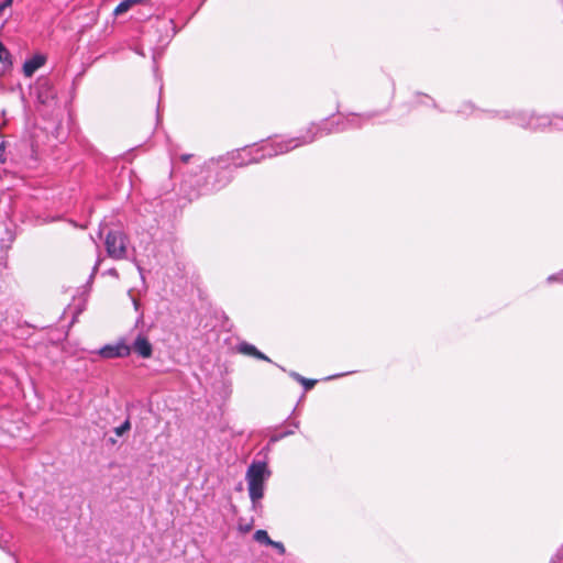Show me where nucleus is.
Instances as JSON below:
<instances>
[{
	"label": "nucleus",
	"mask_w": 563,
	"mask_h": 563,
	"mask_svg": "<svg viewBox=\"0 0 563 563\" xmlns=\"http://www.w3.org/2000/svg\"><path fill=\"white\" fill-rule=\"evenodd\" d=\"M269 476L271 471L265 462H253L247 467L245 479L247 482L249 495L254 510L262 507L260 500L264 496L265 482Z\"/></svg>",
	"instance_id": "2"
},
{
	"label": "nucleus",
	"mask_w": 563,
	"mask_h": 563,
	"mask_svg": "<svg viewBox=\"0 0 563 563\" xmlns=\"http://www.w3.org/2000/svg\"><path fill=\"white\" fill-rule=\"evenodd\" d=\"M558 279H559L558 275H551L548 277V282L558 280Z\"/></svg>",
	"instance_id": "25"
},
{
	"label": "nucleus",
	"mask_w": 563,
	"mask_h": 563,
	"mask_svg": "<svg viewBox=\"0 0 563 563\" xmlns=\"http://www.w3.org/2000/svg\"><path fill=\"white\" fill-rule=\"evenodd\" d=\"M7 233H8V235H9V236H8V241H9V242H13V240H14V235H13V233H12L11 231H9V230L7 231Z\"/></svg>",
	"instance_id": "24"
},
{
	"label": "nucleus",
	"mask_w": 563,
	"mask_h": 563,
	"mask_svg": "<svg viewBox=\"0 0 563 563\" xmlns=\"http://www.w3.org/2000/svg\"><path fill=\"white\" fill-rule=\"evenodd\" d=\"M130 429H131V423H130V420L126 419L121 426L114 428V433L118 437H122Z\"/></svg>",
	"instance_id": "12"
},
{
	"label": "nucleus",
	"mask_w": 563,
	"mask_h": 563,
	"mask_svg": "<svg viewBox=\"0 0 563 563\" xmlns=\"http://www.w3.org/2000/svg\"><path fill=\"white\" fill-rule=\"evenodd\" d=\"M131 261L134 263V265L136 266L139 273L141 274V277L143 278V268L141 267L140 263L136 261L135 257H133Z\"/></svg>",
	"instance_id": "19"
},
{
	"label": "nucleus",
	"mask_w": 563,
	"mask_h": 563,
	"mask_svg": "<svg viewBox=\"0 0 563 563\" xmlns=\"http://www.w3.org/2000/svg\"><path fill=\"white\" fill-rule=\"evenodd\" d=\"M231 181V175L228 169H222L217 174L213 181H207L201 188L200 194H209L220 190Z\"/></svg>",
	"instance_id": "6"
},
{
	"label": "nucleus",
	"mask_w": 563,
	"mask_h": 563,
	"mask_svg": "<svg viewBox=\"0 0 563 563\" xmlns=\"http://www.w3.org/2000/svg\"><path fill=\"white\" fill-rule=\"evenodd\" d=\"M101 261H102V260H101V257H100V256H98V258H97V261H96V264H95V266H93V268H92V273H91V275H90V278H92V277H93V275L96 274V272L98 271V268H99V266H100V264H101Z\"/></svg>",
	"instance_id": "18"
},
{
	"label": "nucleus",
	"mask_w": 563,
	"mask_h": 563,
	"mask_svg": "<svg viewBox=\"0 0 563 563\" xmlns=\"http://www.w3.org/2000/svg\"><path fill=\"white\" fill-rule=\"evenodd\" d=\"M130 353V345L125 344L123 341L115 344H107L98 350V354L103 358L125 357L129 356Z\"/></svg>",
	"instance_id": "5"
},
{
	"label": "nucleus",
	"mask_w": 563,
	"mask_h": 563,
	"mask_svg": "<svg viewBox=\"0 0 563 563\" xmlns=\"http://www.w3.org/2000/svg\"><path fill=\"white\" fill-rule=\"evenodd\" d=\"M236 350L241 354H244V355H247V356H253L255 358H258V360H262V361H266V362H272L268 356H266L264 353L258 351L256 349V346H254L253 344H250L247 342L240 343L236 346Z\"/></svg>",
	"instance_id": "9"
},
{
	"label": "nucleus",
	"mask_w": 563,
	"mask_h": 563,
	"mask_svg": "<svg viewBox=\"0 0 563 563\" xmlns=\"http://www.w3.org/2000/svg\"><path fill=\"white\" fill-rule=\"evenodd\" d=\"M1 148H2V155H3V154H4V152H5V144H4V142H3V141H2Z\"/></svg>",
	"instance_id": "28"
},
{
	"label": "nucleus",
	"mask_w": 563,
	"mask_h": 563,
	"mask_svg": "<svg viewBox=\"0 0 563 563\" xmlns=\"http://www.w3.org/2000/svg\"><path fill=\"white\" fill-rule=\"evenodd\" d=\"M45 56L41 54H36L30 59H26L23 64V74L26 77H31L40 67L45 64Z\"/></svg>",
	"instance_id": "8"
},
{
	"label": "nucleus",
	"mask_w": 563,
	"mask_h": 563,
	"mask_svg": "<svg viewBox=\"0 0 563 563\" xmlns=\"http://www.w3.org/2000/svg\"><path fill=\"white\" fill-rule=\"evenodd\" d=\"M292 378H295L298 383L300 384H306L307 382V378H305L303 376L299 375L298 373L296 372H290L289 374Z\"/></svg>",
	"instance_id": "16"
},
{
	"label": "nucleus",
	"mask_w": 563,
	"mask_h": 563,
	"mask_svg": "<svg viewBox=\"0 0 563 563\" xmlns=\"http://www.w3.org/2000/svg\"><path fill=\"white\" fill-rule=\"evenodd\" d=\"M34 91L38 102L42 104H51L56 98V90L47 78L38 79Z\"/></svg>",
	"instance_id": "4"
},
{
	"label": "nucleus",
	"mask_w": 563,
	"mask_h": 563,
	"mask_svg": "<svg viewBox=\"0 0 563 563\" xmlns=\"http://www.w3.org/2000/svg\"><path fill=\"white\" fill-rule=\"evenodd\" d=\"M254 540L260 542V543H264L266 545H271L272 542H273V540L269 538L267 531H265V530H257V531H255Z\"/></svg>",
	"instance_id": "11"
},
{
	"label": "nucleus",
	"mask_w": 563,
	"mask_h": 563,
	"mask_svg": "<svg viewBox=\"0 0 563 563\" xmlns=\"http://www.w3.org/2000/svg\"><path fill=\"white\" fill-rule=\"evenodd\" d=\"M550 118L547 115H531L526 126L532 130H539L550 125Z\"/></svg>",
	"instance_id": "10"
},
{
	"label": "nucleus",
	"mask_w": 563,
	"mask_h": 563,
	"mask_svg": "<svg viewBox=\"0 0 563 563\" xmlns=\"http://www.w3.org/2000/svg\"><path fill=\"white\" fill-rule=\"evenodd\" d=\"M108 274H109V275H111V276H114V277H118V276H119V275H118V272H117V269H115V268H111V269H109V271H108Z\"/></svg>",
	"instance_id": "23"
},
{
	"label": "nucleus",
	"mask_w": 563,
	"mask_h": 563,
	"mask_svg": "<svg viewBox=\"0 0 563 563\" xmlns=\"http://www.w3.org/2000/svg\"><path fill=\"white\" fill-rule=\"evenodd\" d=\"M130 347H131V351L133 350L137 355H140L143 358L151 357L152 353H153L152 344L150 343L147 338H145L142 334L136 336L132 346H130Z\"/></svg>",
	"instance_id": "7"
},
{
	"label": "nucleus",
	"mask_w": 563,
	"mask_h": 563,
	"mask_svg": "<svg viewBox=\"0 0 563 563\" xmlns=\"http://www.w3.org/2000/svg\"><path fill=\"white\" fill-rule=\"evenodd\" d=\"M271 547L275 548L279 554H285V547L282 542L274 541L272 542Z\"/></svg>",
	"instance_id": "15"
},
{
	"label": "nucleus",
	"mask_w": 563,
	"mask_h": 563,
	"mask_svg": "<svg viewBox=\"0 0 563 563\" xmlns=\"http://www.w3.org/2000/svg\"><path fill=\"white\" fill-rule=\"evenodd\" d=\"M133 305H134L135 310H139L140 303L135 298H133Z\"/></svg>",
	"instance_id": "26"
},
{
	"label": "nucleus",
	"mask_w": 563,
	"mask_h": 563,
	"mask_svg": "<svg viewBox=\"0 0 563 563\" xmlns=\"http://www.w3.org/2000/svg\"><path fill=\"white\" fill-rule=\"evenodd\" d=\"M12 2H13V0H3L2 4H1L2 12L5 10V8L10 7L12 4Z\"/></svg>",
	"instance_id": "20"
},
{
	"label": "nucleus",
	"mask_w": 563,
	"mask_h": 563,
	"mask_svg": "<svg viewBox=\"0 0 563 563\" xmlns=\"http://www.w3.org/2000/svg\"><path fill=\"white\" fill-rule=\"evenodd\" d=\"M191 155L190 154H184L180 156V159L184 162V163H188L189 159H190Z\"/></svg>",
	"instance_id": "22"
},
{
	"label": "nucleus",
	"mask_w": 563,
	"mask_h": 563,
	"mask_svg": "<svg viewBox=\"0 0 563 563\" xmlns=\"http://www.w3.org/2000/svg\"><path fill=\"white\" fill-rule=\"evenodd\" d=\"M213 165H214V161H211L209 164H208V169L211 170L213 168Z\"/></svg>",
	"instance_id": "27"
},
{
	"label": "nucleus",
	"mask_w": 563,
	"mask_h": 563,
	"mask_svg": "<svg viewBox=\"0 0 563 563\" xmlns=\"http://www.w3.org/2000/svg\"><path fill=\"white\" fill-rule=\"evenodd\" d=\"M1 52H2V65H3L7 57L9 56V52L5 49V47L3 45H2Z\"/></svg>",
	"instance_id": "21"
},
{
	"label": "nucleus",
	"mask_w": 563,
	"mask_h": 563,
	"mask_svg": "<svg viewBox=\"0 0 563 563\" xmlns=\"http://www.w3.org/2000/svg\"><path fill=\"white\" fill-rule=\"evenodd\" d=\"M294 431L292 430H288V431H285V432H282V433H275L273 434L271 438H269V443H275V442H278L279 440L284 439L285 437L287 435H290L292 434Z\"/></svg>",
	"instance_id": "13"
},
{
	"label": "nucleus",
	"mask_w": 563,
	"mask_h": 563,
	"mask_svg": "<svg viewBox=\"0 0 563 563\" xmlns=\"http://www.w3.org/2000/svg\"><path fill=\"white\" fill-rule=\"evenodd\" d=\"M107 255L115 261L126 260L129 238L120 230H110L104 238Z\"/></svg>",
	"instance_id": "3"
},
{
	"label": "nucleus",
	"mask_w": 563,
	"mask_h": 563,
	"mask_svg": "<svg viewBox=\"0 0 563 563\" xmlns=\"http://www.w3.org/2000/svg\"><path fill=\"white\" fill-rule=\"evenodd\" d=\"M316 383H317V380H314V379H308V378H307L306 384H302V385H303V387H305V389H306V390H309V389H311V388L316 385Z\"/></svg>",
	"instance_id": "17"
},
{
	"label": "nucleus",
	"mask_w": 563,
	"mask_h": 563,
	"mask_svg": "<svg viewBox=\"0 0 563 563\" xmlns=\"http://www.w3.org/2000/svg\"><path fill=\"white\" fill-rule=\"evenodd\" d=\"M563 561V549H560L551 559L550 563H562Z\"/></svg>",
	"instance_id": "14"
},
{
	"label": "nucleus",
	"mask_w": 563,
	"mask_h": 563,
	"mask_svg": "<svg viewBox=\"0 0 563 563\" xmlns=\"http://www.w3.org/2000/svg\"><path fill=\"white\" fill-rule=\"evenodd\" d=\"M372 114L365 115H352L343 120H325L318 124L312 123L306 131V133L298 137H291L286 141L269 140L263 143L261 146L244 148L239 156L238 161L234 156L232 157L235 167L258 163L264 158H271L279 154L288 153L289 151L302 146L305 144L312 143L316 139L322 137L330 133L343 132L347 129L360 128L363 122L369 121Z\"/></svg>",
	"instance_id": "1"
}]
</instances>
